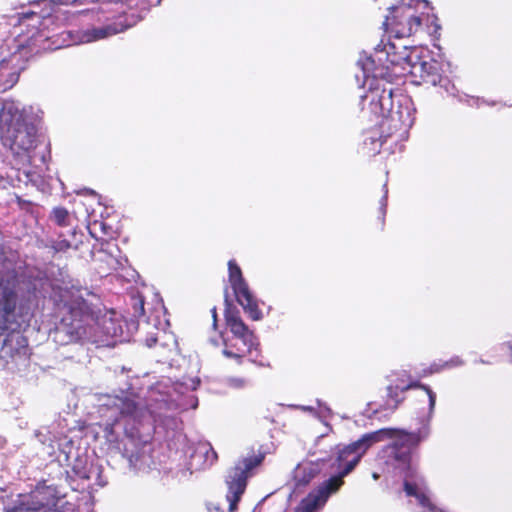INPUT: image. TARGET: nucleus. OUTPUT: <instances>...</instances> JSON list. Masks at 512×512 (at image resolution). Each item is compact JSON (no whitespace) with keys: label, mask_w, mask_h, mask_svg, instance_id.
<instances>
[{"label":"nucleus","mask_w":512,"mask_h":512,"mask_svg":"<svg viewBox=\"0 0 512 512\" xmlns=\"http://www.w3.org/2000/svg\"><path fill=\"white\" fill-rule=\"evenodd\" d=\"M57 301L59 323L56 335L62 344L83 343L93 337L94 327L101 314L100 298L83 287L60 289Z\"/></svg>","instance_id":"1"},{"label":"nucleus","mask_w":512,"mask_h":512,"mask_svg":"<svg viewBox=\"0 0 512 512\" xmlns=\"http://www.w3.org/2000/svg\"><path fill=\"white\" fill-rule=\"evenodd\" d=\"M369 102V111L377 117H381L378 127L379 134L387 143L389 140L398 143L406 138L410 123L408 116L403 119L399 109L394 110L393 87L391 84L377 83L362 96V102Z\"/></svg>","instance_id":"2"},{"label":"nucleus","mask_w":512,"mask_h":512,"mask_svg":"<svg viewBox=\"0 0 512 512\" xmlns=\"http://www.w3.org/2000/svg\"><path fill=\"white\" fill-rule=\"evenodd\" d=\"M0 140L16 156H28L36 147L37 128L14 101H5L0 110Z\"/></svg>","instance_id":"3"},{"label":"nucleus","mask_w":512,"mask_h":512,"mask_svg":"<svg viewBox=\"0 0 512 512\" xmlns=\"http://www.w3.org/2000/svg\"><path fill=\"white\" fill-rule=\"evenodd\" d=\"M36 52L32 38L23 40L17 37L3 41L0 45V93L16 85L26 63Z\"/></svg>","instance_id":"4"},{"label":"nucleus","mask_w":512,"mask_h":512,"mask_svg":"<svg viewBox=\"0 0 512 512\" xmlns=\"http://www.w3.org/2000/svg\"><path fill=\"white\" fill-rule=\"evenodd\" d=\"M429 8L427 0H412L408 4L391 7L382 25L385 31L395 38L410 37L428 19L429 15H425L423 10Z\"/></svg>","instance_id":"5"},{"label":"nucleus","mask_w":512,"mask_h":512,"mask_svg":"<svg viewBox=\"0 0 512 512\" xmlns=\"http://www.w3.org/2000/svg\"><path fill=\"white\" fill-rule=\"evenodd\" d=\"M264 458L265 455L262 453L252 454L238 460L235 466L228 471L225 483L228 488L226 499L229 502V512H235L238 509V503L246 490L248 478L252 476L253 470L262 464Z\"/></svg>","instance_id":"6"},{"label":"nucleus","mask_w":512,"mask_h":512,"mask_svg":"<svg viewBox=\"0 0 512 512\" xmlns=\"http://www.w3.org/2000/svg\"><path fill=\"white\" fill-rule=\"evenodd\" d=\"M225 321L230 329L231 333L240 340L243 344V347L237 348L236 351H233L229 348H225L223 350V354L228 358H234L241 362V359L250 354L253 349H256L258 346L257 337L252 330L248 328V326L242 320L239 310L236 307H233L229 302L228 295H225Z\"/></svg>","instance_id":"7"},{"label":"nucleus","mask_w":512,"mask_h":512,"mask_svg":"<svg viewBox=\"0 0 512 512\" xmlns=\"http://www.w3.org/2000/svg\"><path fill=\"white\" fill-rule=\"evenodd\" d=\"M371 439L373 437L370 436V433L364 434L338 451L336 457L338 473L327 479L332 488L340 489L343 486L344 477L354 470L362 456L373 445Z\"/></svg>","instance_id":"8"},{"label":"nucleus","mask_w":512,"mask_h":512,"mask_svg":"<svg viewBox=\"0 0 512 512\" xmlns=\"http://www.w3.org/2000/svg\"><path fill=\"white\" fill-rule=\"evenodd\" d=\"M228 280L234 292L236 301L243 308L244 312L253 321L263 318L258 301L251 292L248 283L243 277L240 266L234 259L228 261Z\"/></svg>","instance_id":"9"},{"label":"nucleus","mask_w":512,"mask_h":512,"mask_svg":"<svg viewBox=\"0 0 512 512\" xmlns=\"http://www.w3.org/2000/svg\"><path fill=\"white\" fill-rule=\"evenodd\" d=\"M418 85L438 87L439 90L449 92L453 85L448 76L443 75L439 62L435 60L422 61L412 66L410 71Z\"/></svg>","instance_id":"10"},{"label":"nucleus","mask_w":512,"mask_h":512,"mask_svg":"<svg viewBox=\"0 0 512 512\" xmlns=\"http://www.w3.org/2000/svg\"><path fill=\"white\" fill-rule=\"evenodd\" d=\"M370 436L372 444L381 442L385 439H391L389 445L390 449H408L414 450L418 447L420 442L425 438V435L419 430L417 432H408L404 429L398 428H382L377 431L371 432Z\"/></svg>","instance_id":"11"},{"label":"nucleus","mask_w":512,"mask_h":512,"mask_svg":"<svg viewBox=\"0 0 512 512\" xmlns=\"http://www.w3.org/2000/svg\"><path fill=\"white\" fill-rule=\"evenodd\" d=\"M105 22L106 23L101 27L88 29L84 34L86 40L97 41L122 33L133 27L137 23V19L134 15L129 17L127 14L123 13L106 17Z\"/></svg>","instance_id":"12"},{"label":"nucleus","mask_w":512,"mask_h":512,"mask_svg":"<svg viewBox=\"0 0 512 512\" xmlns=\"http://www.w3.org/2000/svg\"><path fill=\"white\" fill-rule=\"evenodd\" d=\"M410 389H417L420 396L423 398V402H427L429 412L432 413L436 404V394L432 389L420 383L419 381H413L408 384H395L387 387V401L386 404L392 409L396 410L399 404L403 401V398L399 397V392L403 393Z\"/></svg>","instance_id":"13"},{"label":"nucleus","mask_w":512,"mask_h":512,"mask_svg":"<svg viewBox=\"0 0 512 512\" xmlns=\"http://www.w3.org/2000/svg\"><path fill=\"white\" fill-rule=\"evenodd\" d=\"M338 490L332 488L328 480L324 481L300 501L297 512H315L326 504L331 494L336 493Z\"/></svg>","instance_id":"14"},{"label":"nucleus","mask_w":512,"mask_h":512,"mask_svg":"<svg viewBox=\"0 0 512 512\" xmlns=\"http://www.w3.org/2000/svg\"><path fill=\"white\" fill-rule=\"evenodd\" d=\"M28 352V340L19 331L12 330L4 338L0 348V358L6 361L15 360L26 356Z\"/></svg>","instance_id":"15"},{"label":"nucleus","mask_w":512,"mask_h":512,"mask_svg":"<svg viewBox=\"0 0 512 512\" xmlns=\"http://www.w3.org/2000/svg\"><path fill=\"white\" fill-rule=\"evenodd\" d=\"M17 293L10 288H5L0 298V330H8L16 323L15 311Z\"/></svg>","instance_id":"16"},{"label":"nucleus","mask_w":512,"mask_h":512,"mask_svg":"<svg viewBox=\"0 0 512 512\" xmlns=\"http://www.w3.org/2000/svg\"><path fill=\"white\" fill-rule=\"evenodd\" d=\"M390 457L396 463V468L404 472L406 478H415L416 469L412 466V450L408 449H390Z\"/></svg>","instance_id":"17"},{"label":"nucleus","mask_w":512,"mask_h":512,"mask_svg":"<svg viewBox=\"0 0 512 512\" xmlns=\"http://www.w3.org/2000/svg\"><path fill=\"white\" fill-rule=\"evenodd\" d=\"M385 143V140L376 128L370 129L364 134L362 150L368 156H375L381 151Z\"/></svg>","instance_id":"18"},{"label":"nucleus","mask_w":512,"mask_h":512,"mask_svg":"<svg viewBox=\"0 0 512 512\" xmlns=\"http://www.w3.org/2000/svg\"><path fill=\"white\" fill-rule=\"evenodd\" d=\"M115 406L123 416H129L134 419H139L145 412L137 401L129 397L117 398Z\"/></svg>","instance_id":"19"},{"label":"nucleus","mask_w":512,"mask_h":512,"mask_svg":"<svg viewBox=\"0 0 512 512\" xmlns=\"http://www.w3.org/2000/svg\"><path fill=\"white\" fill-rule=\"evenodd\" d=\"M382 51L386 53V60L392 66H401L409 58L406 46H402V51H398L396 45L392 42L384 44Z\"/></svg>","instance_id":"20"},{"label":"nucleus","mask_w":512,"mask_h":512,"mask_svg":"<svg viewBox=\"0 0 512 512\" xmlns=\"http://www.w3.org/2000/svg\"><path fill=\"white\" fill-rule=\"evenodd\" d=\"M49 218L59 227H67L71 224L70 213L65 207L53 208Z\"/></svg>","instance_id":"21"},{"label":"nucleus","mask_w":512,"mask_h":512,"mask_svg":"<svg viewBox=\"0 0 512 512\" xmlns=\"http://www.w3.org/2000/svg\"><path fill=\"white\" fill-rule=\"evenodd\" d=\"M316 471L310 467H300L295 474V485L296 488L304 487L308 485L311 480L315 477Z\"/></svg>","instance_id":"22"},{"label":"nucleus","mask_w":512,"mask_h":512,"mask_svg":"<svg viewBox=\"0 0 512 512\" xmlns=\"http://www.w3.org/2000/svg\"><path fill=\"white\" fill-rule=\"evenodd\" d=\"M463 361L459 357L451 358L449 361H445L441 364L433 363L429 367V373H438L444 369L461 366Z\"/></svg>","instance_id":"23"},{"label":"nucleus","mask_w":512,"mask_h":512,"mask_svg":"<svg viewBox=\"0 0 512 512\" xmlns=\"http://www.w3.org/2000/svg\"><path fill=\"white\" fill-rule=\"evenodd\" d=\"M408 479L409 478L405 477L404 482H403L404 492L406 493L407 496L416 498V495H418L421 492V490L418 488L416 483H413V482L409 481Z\"/></svg>","instance_id":"24"},{"label":"nucleus","mask_w":512,"mask_h":512,"mask_svg":"<svg viewBox=\"0 0 512 512\" xmlns=\"http://www.w3.org/2000/svg\"><path fill=\"white\" fill-rule=\"evenodd\" d=\"M416 499L420 506L427 508L430 511L435 510V505L431 502L430 498L425 492L421 491L418 495H416Z\"/></svg>","instance_id":"25"},{"label":"nucleus","mask_w":512,"mask_h":512,"mask_svg":"<svg viewBox=\"0 0 512 512\" xmlns=\"http://www.w3.org/2000/svg\"><path fill=\"white\" fill-rule=\"evenodd\" d=\"M72 247L71 243L66 239H58L53 242L52 248L55 252H66Z\"/></svg>","instance_id":"26"},{"label":"nucleus","mask_w":512,"mask_h":512,"mask_svg":"<svg viewBox=\"0 0 512 512\" xmlns=\"http://www.w3.org/2000/svg\"><path fill=\"white\" fill-rule=\"evenodd\" d=\"M205 456L206 460L210 461L211 464L215 463L218 460V454L211 446L207 448Z\"/></svg>","instance_id":"27"},{"label":"nucleus","mask_w":512,"mask_h":512,"mask_svg":"<svg viewBox=\"0 0 512 512\" xmlns=\"http://www.w3.org/2000/svg\"><path fill=\"white\" fill-rule=\"evenodd\" d=\"M379 214H380V225H381V227H383L384 222H385V214H386V208H385V205H383V206L379 209Z\"/></svg>","instance_id":"28"},{"label":"nucleus","mask_w":512,"mask_h":512,"mask_svg":"<svg viewBox=\"0 0 512 512\" xmlns=\"http://www.w3.org/2000/svg\"><path fill=\"white\" fill-rule=\"evenodd\" d=\"M208 511L209 512H225L221 507H219L218 505H213V504H211L208 507Z\"/></svg>","instance_id":"29"},{"label":"nucleus","mask_w":512,"mask_h":512,"mask_svg":"<svg viewBox=\"0 0 512 512\" xmlns=\"http://www.w3.org/2000/svg\"><path fill=\"white\" fill-rule=\"evenodd\" d=\"M138 304H139V309H138L137 313L139 316H142V315H144V301L142 299H140Z\"/></svg>","instance_id":"30"},{"label":"nucleus","mask_w":512,"mask_h":512,"mask_svg":"<svg viewBox=\"0 0 512 512\" xmlns=\"http://www.w3.org/2000/svg\"><path fill=\"white\" fill-rule=\"evenodd\" d=\"M104 431L106 432L107 436L109 434H112L113 433V424H107Z\"/></svg>","instance_id":"31"},{"label":"nucleus","mask_w":512,"mask_h":512,"mask_svg":"<svg viewBox=\"0 0 512 512\" xmlns=\"http://www.w3.org/2000/svg\"><path fill=\"white\" fill-rule=\"evenodd\" d=\"M148 346L151 347L153 344L156 343V339L155 338H152V339H148Z\"/></svg>","instance_id":"32"},{"label":"nucleus","mask_w":512,"mask_h":512,"mask_svg":"<svg viewBox=\"0 0 512 512\" xmlns=\"http://www.w3.org/2000/svg\"><path fill=\"white\" fill-rule=\"evenodd\" d=\"M212 316H213L214 320H216V317H217L216 308L212 309Z\"/></svg>","instance_id":"33"}]
</instances>
